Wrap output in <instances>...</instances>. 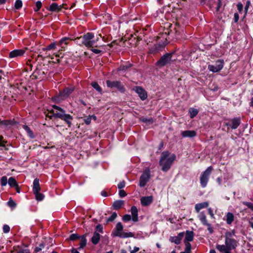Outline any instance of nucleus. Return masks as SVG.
<instances>
[{
  "mask_svg": "<svg viewBox=\"0 0 253 253\" xmlns=\"http://www.w3.org/2000/svg\"><path fill=\"white\" fill-rule=\"evenodd\" d=\"M231 122V128L232 129H236L240 124V121L239 119L235 118Z\"/></svg>",
  "mask_w": 253,
  "mask_h": 253,
  "instance_id": "obj_28",
  "label": "nucleus"
},
{
  "mask_svg": "<svg viewBox=\"0 0 253 253\" xmlns=\"http://www.w3.org/2000/svg\"><path fill=\"white\" fill-rule=\"evenodd\" d=\"M185 245V249L184 252H182V253H191V244L189 242H184Z\"/></svg>",
  "mask_w": 253,
  "mask_h": 253,
  "instance_id": "obj_32",
  "label": "nucleus"
},
{
  "mask_svg": "<svg viewBox=\"0 0 253 253\" xmlns=\"http://www.w3.org/2000/svg\"><path fill=\"white\" fill-rule=\"evenodd\" d=\"M22 6V2L21 0H16L15 2V8L17 9H20Z\"/></svg>",
  "mask_w": 253,
  "mask_h": 253,
  "instance_id": "obj_39",
  "label": "nucleus"
},
{
  "mask_svg": "<svg viewBox=\"0 0 253 253\" xmlns=\"http://www.w3.org/2000/svg\"><path fill=\"white\" fill-rule=\"evenodd\" d=\"M36 8L35 9V11H38L42 6V3L41 1H37L36 3Z\"/></svg>",
  "mask_w": 253,
  "mask_h": 253,
  "instance_id": "obj_44",
  "label": "nucleus"
},
{
  "mask_svg": "<svg viewBox=\"0 0 253 253\" xmlns=\"http://www.w3.org/2000/svg\"><path fill=\"white\" fill-rule=\"evenodd\" d=\"M237 9H238V10L239 11V12L241 13L243 10V5L242 3H241L240 2L238 3L237 5Z\"/></svg>",
  "mask_w": 253,
  "mask_h": 253,
  "instance_id": "obj_53",
  "label": "nucleus"
},
{
  "mask_svg": "<svg viewBox=\"0 0 253 253\" xmlns=\"http://www.w3.org/2000/svg\"><path fill=\"white\" fill-rule=\"evenodd\" d=\"M239 15L238 13H235L234 15V21L235 22H237L238 20H239Z\"/></svg>",
  "mask_w": 253,
  "mask_h": 253,
  "instance_id": "obj_59",
  "label": "nucleus"
},
{
  "mask_svg": "<svg viewBox=\"0 0 253 253\" xmlns=\"http://www.w3.org/2000/svg\"><path fill=\"white\" fill-rule=\"evenodd\" d=\"M107 86L110 88H116L119 91L122 92H124L125 90L124 87L122 84L121 82L119 81H106Z\"/></svg>",
  "mask_w": 253,
  "mask_h": 253,
  "instance_id": "obj_8",
  "label": "nucleus"
},
{
  "mask_svg": "<svg viewBox=\"0 0 253 253\" xmlns=\"http://www.w3.org/2000/svg\"><path fill=\"white\" fill-rule=\"evenodd\" d=\"M44 247V245L42 243H41L39 245V246L37 247H36V248L35 249V251L36 252H39L40 251H41L42 249H43Z\"/></svg>",
  "mask_w": 253,
  "mask_h": 253,
  "instance_id": "obj_49",
  "label": "nucleus"
},
{
  "mask_svg": "<svg viewBox=\"0 0 253 253\" xmlns=\"http://www.w3.org/2000/svg\"><path fill=\"white\" fill-rule=\"evenodd\" d=\"M176 158L174 154L169 155L168 151H164L161 154L159 164L162 166V170L167 171Z\"/></svg>",
  "mask_w": 253,
  "mask_h": 253,
  "instance_id": "obj_2",
  "label": "nucleus"
},
{
  "mask_svg": "<svg viewBox=\"0 0 253 253\" xmlns=\"http://www.w3.org/2000/svg\"><path fill=\"white\" fill-rule=\"evenodd\" d=\"M123 226L120 222H118L115 228L113 230L112 233V235L113 237H119L122 238H126L128 237H131L133 236V234L131 232H125L123 231Z\"/></svg>",
  "mask_w": 253,
  "mask_h": 253,
  "instance_id": "obj_3",
  "label": "nucleus"
},
{
  "mask_svg": "<svg viewBox=\"0 0 253 253\" xmlns=\"http://www.w3.org/2000/svg\"><path fill=\"white\" fill-rule=\"evenodd\" d=\"M94 37V35L92 33H87L82 36V38L81 39L83 41L82 43H83V45L86 47H89V42Z\"/></svg>",
  "mask_w": 253,
  "mask_h": 253,
  "instance_id": "obj_10",
  "label": "nucleus"
},
{
  "mask_svg": "<svg viewBox=\"0 0 253 253\" xmlns=\"http://www.w3.org/2000/svg\"><path fill=\"white\" fill-rule=\"evenodd\" d=\"M120 197H124L126 195V192L124 190H120L119 193Z\"/></svg>",
  "mask_w": 253,
  "mask_h": 253,
  "instance_id": "obj_55",
  "label": "nucleus"
},
{
  "mask_svg": "<svg viewBox=\"0 0 253 253\" xmlns=\"http://www.w3.org/2000/svg\"><path fill=\"white\" fill-rule=\"evenodd\" d=\"M208 212L211 217L213 216V213L212 211L211 208H209L208 209Z\"/></svg>",
  "mask_w": 253,
  "mask_h": 253,
  "instance_id": "obj_62",
  "label": "nucleus"
},
{
  "mask_svg": "<svg viewBox=\"0 0 253 253\" xmlns=\"http://www.w3.org/2000/svg\"><path fill=\"white\" fill-rule=\"evenodd\" d=\"M7 205L12 209H14L16 206V203L12 200L11 198L9 199L8 202L7 203Z\"/></svg>",
  "mask_w": 253,
  "mask_h": 253,
  "instance_id": "obj_34",
  "label": "nucleus"
},
{
  "mask_svg": "<svg viewBox=\"0 0 253 253\" xmlns=\"http://www.w3.org/2000/svg\"><path fill=\"white\" fill-rule=\"evenodd\" d=\"M227 221H233L234 220V215L231 212H228L226 214Z\"/></svg>",
  "mask_w": 253,
  "mask_h": 253,
  "instance_id": "obj_37",
  "label": "nucleus"
},
{
  "mask_svg": "<svg viewBox=\"0 0 253 253\" xmlns=\"http://www.w3.org/2000/svg\"><path fill=\"white\" fill-rule=\"evenodd\" d=\"M208 206L209 203L208 202H205L197 204L195 205V209L196 211L197 212H199L201 209L207 208Z\"/></svg>",
  "mask_w": 253,
  "mask_h": 253,
  "instance_id": "obj_20",
  "label": "nucleus"
},
{
  "mask_svg": "<svg viewBox=\"0 0 253 253\" xmlns=\"http://www.w3.org/2000/svg\"><path fill=\"white\" fill-rule=\"evenodd\" d=\"M7 179L5 176H2L0 179V184L2 186H4L7 184Z\"/></svg>",
  "mask_w": 253,
  "mask_h": 253,
  "instance_id": "obj_40",
  "label": "nucleus"
},
{
  "mask_svg": "<svg viewBox=\"0 0 253 253\" xmlns=\"http://www.w3.org/2000/svg\"><path fill=\"white\" fill-rule=\"evenodd\" d=\"M251 5V1L250 0H247L246 1L245 6V11L246 14L248 12V9Z\"/></svg>",
  "mask_w": 253,
  "mask_h": 253,
  "instance_id": "obj_48",
  "label": "nucleus"
},
{
  "mask_svg": "<svg viewBox=\"0 0 253 253\" xmlns=\"http://www.w3.org/2000/svg\"><path fill=\"white\" fill-rule=\"evenodd\" d=\"M235 235L234 230L231 231L226 232L225 233V245H218L216 249L220 252H223L226 250H232L235 249L238 245V242L233 238V236Z\"/></svg>",
  "mask_w": 253,
  "mask_h": 253,
  "instance_id": "obj_1",
  "label": "nucleus"
},
{
  "mask_svg": "<svg viewBox=\"0 0 253 253\" xmlns=\"http://www.w3.org/2000/svg\"><path fill=\"white\" fill-rule=\"evenodd\" d=\"M53 109L50 111L53 117L57 118H59L65 113V111L62 109L61 107L56 105H53Z\"/></svg>",
  "mask_w": 253,
  "mask_h": 253,
  "instance_id": "obj_9",
  "label": "nucleus"
},
{
  "mask_svg": "<svg viewBox=\"0 0 253 253\" xmlns=\"http://www.w3.org/2000/svg\"><path fill=\"white\" fill-rule=\"evenodd\" d=\"M72 40V39L69 38L64 37L59 42L58 44L61 47L62 50L64 49L66 46V45L68 44L69 41Z\"/></svg>",
  "mask_w": 253,
  "mask_h": 253,
  "instance_id": "obj_18",
  "label": "nucleus"
},
{
  "mask_svg": "<svg viewBox=\"0 0 253 253\" xmlns=\"http://www.w3.org/2000/svg\"><path fill=\"white\" fill-rule=\"evenodd\" d=\"M100 239V235L99 233L95 231L91 238V242L94 245H96L98 243Z\"/></svg>",
  "mask_w": 253,
  "mask_h": 253,
  "instance_id": "obj_25",
  "label": "nucleus"
},
{
  "mask_svg": "<svg viewBox=\"0 0 253 253\" xmlns=\"http://www.w3.org/2000/svg\"><path fill=\"white\" fill-rule=\"evenodd\" d=\"M193 237L194 233L193 231H186L184 242H189L192 241L193 240Z\"/></svg>",
  "mask_w": 253,
  "mask_h": 253,
  "instance_id": "obj_23",
  "label": "nucleus"
},
{
  "mask_svg": "<svg viewBox=\"0 0 253 253\" xmlns=\"http://www.w3.org/2000/svg\"><path fill=\"white\" fill-rule=\"evenodd\" d=\"M96 231H98L100 233H103V227L101 225L98 224L96 227Z\"/></svg>",
  "mask_w": 253,
  "mask_h": 253,
  "instance_id": "obj_54",
  "label": "nucleus"
},
{
  "mask_svg": "<svg viewBox=\"0 0 253 253\" xmlns=\"http://www.w3.org/2000/svg\"><path fill=\"white\" fill-rule=\"evenodd\" d=\"M55 47H56V43L55 42H52L51 44H50L49 45L46 46V47L45 48V50H49L51 49H55Z\"/></svg>",
  "mask_w": 253,
  "mask_h": 253,
  "instance_id": "obj_43",
  "label": "nucleus"
},
{
  "mask_svg": "<svg viewBox=\"0 0 253 253\" xmlns=\"http://www.w3.org/2000/svg\"><path fill=\"white\" fill-rule=\"evenodd\" d=\"M224 61L223 60L219 59L215 62V64L209 65L208 69L212 72L215 73L220 71L223 67Z\"/></svg>",
  "mask_w": 253,
  "mask_h": 253,
  "instance_id": "obj_7",
  "label": "nucleus"
},
{
  "mask_svg": "<svg viewBox=\"0 0 253 253\" xmlns=\"http://www.w3.org/2000/svg\"><path fill=\"white\" fill-rule=\"evenodd\" d=\"M125 186V182L124 181H123L120 182L118 184V188H119L120 189L123 188Z\"/></svg>",
  "mask_w": 253,
  "mask_h": 253,
  "instance_id": "obj_56",
  "label": "nucleus"
},
{
  "mask_svg": "<svg viewBox=\"0 0 253 253\" xmlns=\"http://www.w3.org/2000/svg\"><path fill=\"white\" fill-rule=\"evenodd\" d=\"M123 219L125 221H129L131 219V216L129 215L126 214L124 216Z\"/></svg>",
  "mask_w": 253,
  "mask_h": 253,
  "instance_id": "obj_57",
  "label": "nucleus"
},
{
  "mask_svg": "<svg viewBox=\"0 0 253 253\" xmlns=\"http://www.w3.org/2000/svg\"><path fill=\"white\" fill-rule=\"evenodd\" d=\"M17 253H30V251L27 249H25L18 251Z\"/></svg>",
  "mask_w": 253,
  "mask_h": 253,
  "instance_id": "obj_58",
  "label": "nucleus"
},
{
  "mask_svg": "<svg viewBox=\"0 0 253 253\" xmlns=\"http://www.w3.org/2000/svg\"><path fill=\"white\" fill-rule=\"evenodd\" d=\"M86 244V239L85 236L81 237L79 249L83 248Z\"/></svg>",
  "mask_w": 253,
  "mask_h": 253,
  "instance_id": "obj_29",
  "label": "nucleus"
},
{
  "mask_svg": "<svg viewBox=\"0 0 253 253\" xmlns=\"http://www.w3.org/2000/svg\"><path fill=\"white\" fill-rule=\"evenodd\" d=\"M216 181L218 182L219 185H221V184L222 179H221V178L220 177H218L216 179Z\"/></svg>",
  "mask_w": 253,
  "mask_h": 253,
  "instance_id": "obj_63",
  "label": "nucleus"
},
{
  "mask_svg": "<svg viewBox=\"0 0 253 253\" xmlns=\"http://www.w3.org/2000/svg\"><path fill=\"white\" fill-rule=\"evenodd\" d=\"M243 204L253 211V203L247 202H243Z\"/></svg>",
  "mask_w": 253,
  "mask_h": 253,
  "instance_id": "obj_45",
  "label": "nucleus"
},
{
  "mask_svg": "<svg viewBox=\"0 0 253 253\" xmlns=\"http://www.w3.org/2000/svg\"><path fill=\"white\" fill-rule=\"evenodd\" d=\"M142 122L145 123L152 124L153 122V119L152 118H142L141 119Z\"/></svg>",
  "mask_w": 253,
  "mask_h": 253,
  "instance_id": "obj_41",
  "label": "nucleus"
},
{
  "mask_svg": "<svg viewBox=\"0 0 253 253\" xmlns=\"http://www.w3.org/2000/svg\"><path fill=\"white\" fill-rule=\"evenodd\" d=\"M41 188L40 186L39 179L38 178H35L33 182V193H37L40 192Z\"/></svg>",
  "mask_w": 253,
  "mask_h": 253,
  "instance_id": "obj_19",
  "label": "nucleus"
},
{
  "mask_svg": "<svg viewBox=\"0 0 253 253\" xmlns=\"http://www.w3.org/2000/svg\"><path fill=\"white\" fill-rule=\"evenodd\" d=\"M9 231L10 227L7 224H4L3 226V232L4 233H7L9 232Z\"/></svg>",
  "mask_w": 253,
  "mask_h": 253,
  "instance_id": "obj_46",
  "label": "nucleus"
},
{
  "mask_svg": "<svg viewBox=\"0 0 253 253\" xmlns=\"http://www.w3.org/2000/svg\"><path fill=\"white\" fill-rule=\"evenodd\" d=\"M79 236L77 234H72L70 236V240L72 241H74L76 240L77 239L79 238Z\"/></svg>",
  "mask_w": 253,
  "mask_h": 253,
  "instance_id": "obj_50",
  "label": "nucleus"
},
{
  "mask_svg": "<svg viewBox=\"0 0 253 253\" xmlns=\"http://www.w3.org/2000/svg\"><path fill=\"white\" fill-rule=\"evenodd\" d=\"M25 50L24 49H15L9 53V58H12L17 57L21 56L25 53Z\"/></svg>",
  "mask_w": 253,
  "mask_h": 253,
  "instance_id": "obj_14",
  "label": "nucleus"
},
{
  "mask_svg": "<svg viewBox=\"0 0 253 253\" xmlns=\"http://www.w3.org/2000/svg\"><path fill=\"white\" fill-rule=\"evenodd\" d=\"M98 41L99 37H96L95 39H92V40H91L90 42H89V47L97 46L96 43Z\"/></svg>",
  "mask_w": 253,
  "mask_h": 253,
  "instance_id": "obj_36",
  "label": "nucleus"
},
{
  "mask_svg": "<svg viewBox=\"0 0 253 253\" xmlns=\"http://www.w3.org/2000/svg\"><path fill=\"white\" fill-rule=\"evenodd\" d=\"M226 3V0H218L217 5L216 7V11H219L222 7H224Z\"/></svg>",
  "mask_w": 253,
  "mask_h": 253,
  "instance_id": "obj_27",
  "label": "nucleus"
},
{
  "mask_svg": "<svg viewBox=\"0 0 253 253\" xmlns=\"http://www.w3.org/2000/svg\"><path fill=\"white\" fill-rule=\"evenodd\" d=\"M139 250V248L138 247H135L133 249L130 251V253H135Z\"/></svg>",
  "mask_w": 253,
  "mask_h": 253,
  "instance_id": "obj_60",
  "label": "nucleus"
},
{
  "mask_svg": "<svg viewBox=\"0 0 253 253\" xmlns=\"http://www.w3.org/2000/svg\"><path fill=\"white\" fill-rule=\"evenodd\" d=\"M23 128L27 131V132L30 137H33V134L32 131L31 130L29 127H28L27 126H24Z\"/></svg>",
  "mask_w": 253,
  "mask_h": 253,
  "instance_id": "obj_38",
  "label": "nucleus"
},
{
  "mask_svg": "<svg viewBox=\"0 0 253 253\" xmlns=\"http://www.w3.org/2000/svg\"><path fill=\"white\" fill-rule=\"evenodd\" d=\"M172 53H166L157 62L156 65L160 68L169 64L171 61Z\"/></svg>",
  "mask_w": 253,
  "mask_h": 253,
  "instance_id": "obj_5",
  "label": "nucleus"
},
{
  "mask_svg": "<svg viewBox=\"0 0 253 253\" xmlns=\"http://www.w3.org/2000/svg\"><path fill=\"white\" fill-rule=\"evenodd\" d=\"M60 119L64 121L67 125L68 127H70L72 125V121L73 120V117L70 114H66L65 112L62 116H60Z\"/></svg>",
  "mask_w": 253,
  "mask_h": 253,
  "instance_id": "obj_13",
  "label": "nucleus"
},
{
  "mask_svg": "<svg viewBox=\"0 0 253 253\" xmlns=\"http://www.w3.org/2000/svg\"><path fill=\"white\" fill-rule=\"evenodd\" d=\"M14 187L15 188V189H16V192H17V193H20V188H19V186H18V184H17L15 187Z\"/></svg>",
  "mask_w": 253,
  "mask_h": 253,
  "instance_id": "obj_64",
  "label": "nucleus"
},
{
  "mask_svg": "<svg viewBox=\"0 0 253 253\" xmlns=\"http://www.w3.org/2000/svg\"><path fill=\"white\" fill-rule=\"evenodd\" d=\"M184 235V232H180L176 236L170 237L169 238V241L171 242L174 243L176 244H180L181 239L183 237Z\"/></svg>",
  "mask_w": 253,
  "mask_h": 253,
  "instance_id": "obj_16",
  "label": "nucleus"
},
{
  "mask_svg": "<svg viewBox=\"0 0 253 253\" xmlns=\"http://www.w3.org/2000/svg\"><path fill=\"white\" fill-rule=\"evenodd\" d=\"M199 217L201 221H205L206 219V215L203 213H200L199 215Z\"/></svg>",
  "mask_w": 253,
  "mask_h": 253,
  "instance_id": "obj_51",
  "label": "nucleus"
},
{
  "mask_svg": "<svg viewBox=\"0 0 253 253\" xmlns=\"http://www.w3.org/2000/svg\"><path fill=\"white\" fill-rule=\"evenodd\" d=\"M74 90L73 87L66 88L57 97L59 101L64 100Z\"/></svg>",
  "mask_w": 253,
  "mask_h": 253,
  "instance_id": "obj_11",
  "label": "nucleus"
},
{
  "mask_svg": "<svg viewBox=\"0 0 253 253\" xmlns=\"http://www.w3.org/2000/svg\"><path fill=\"white\" fill-rule=\"evenodd\" d=\"M117 217L116 212H113L111 215L108 218L107 221H113Z\"/></svg>",
  "mask_w": 253,
  "mask_h": 253,
  "instance_id": "obj_42",
  "label": "nucleus"
},
{
  "mask_svg": "<svg viewBox=\"0 0 253 253\" xmlns=\"http://www.w3.org/2000/svg\"><path fill=\"white\" fill-rule=\"evenodd\" d=\"M91 85L92 87L95 89L97 91H98L99 92H101L102 89L100 86L99 85V84L95 82L92 83Z\"/></svg>",
  "mask_w": 253,
  "mask_h": 253,
  "instance_id": "obj_35",
  "label": "nucleus"
},
{
  "mask_svg": "<svg viewBox=\"0 0 253 253\" xmlns=\"http://www.w3.org/2000/svg\"><path fill=\"white\" fill-rule=\"evenodd\" d=\"M62 8L61 5H58L56 3H52L47 9L50 11H59Z\"/></svg>",
  "mask_w": 253,
  "mask_h": 253,
  "instance_id": "obj_21",
  "label": "nucleus"
},
{
  "mask_svg": "<svg viewBox=\"0 0 253 253\" xmlns=\"http://www.w3.org/2000/svg\"><path fill=\"white\" fill-rule=\"evenodd\" d=\"M153 200V197L152 196L142 197L140 199V202L142 206H147L152 203Z\"/></svg>",
  "mask_w": 253,
  "mask_h": 253,
  "instance_id": "obj_15",
  "label": "nucleus"
},
{
  "mask_svg": "<svg viewBox=\"0 0 253 253\" xmlns=\"http://www.w3.org/2000/svg\"><path fill=\"white\" fill-rule=\"evenodd\" d=\"M189 112L190 114V118H193L195 117L198 113V110L196 109H194L193 108H191L189 109Z\"/></svg>",
  "mask_w": 253,
  "mask_h": 253,
  "instance_id": "obj_31",
  "label": "nucleus"
},
{
  "mask_svg": "<svg viewBox=\"0 0 253 253\" xmlns=\"http://www.w3.org/2000/svg\"><path fill=\"white\" fill-rule=\"evenodd\" d=\"M213 169L211 166L209 167L204 171H203L200 178V183L202 187L205 188L207 186L209 181L210 175Z\"/></svg>",
  "mask_w": 253,
  "mask_h": 253,
  "instance_id": "obj_4",
  "label": "nucleus"
},
{
  "mask_svg": "<svg viewBox=\"0 0 253 253\" xmlns=\"http://www.w3.org/2000/svg\"><path fill=\"white\" fill-rule=\"evenodd\" d=\"M150 178V173L149 169L145 170L140 177L139 185L141 187H144L148 182Z\"/></svg>",
  "mask_w": 253,
  "mask_h": 253,
  "instance_id": "obj_6",
  "label": "nucleus"
},
{
  "mask_svg": "<svg viewBox=\"0 0 253 253\" xmlns=\"http://www.w3.org/2000/svg\"><path fill=\"white\" fill-rule=\"evenodd\" d=\"M81 38H82V37H78L75 40L76 43L80 45H83V43H82L83 41L81 39Z\"/></svg>",
  "mask_w": 253,
  "mask_h": 253,
  "instance_id": "obj_47",
  "label": "nucleus"
},
{
  "mask_svg": "<svg viewBox=\"0 0 253 253\" xmlns=\"http://www.w3.org/2000/svg\"><path fill=\"white\" fill-rule=\"evenodd\" d=\"M138 211L135 206H132L131 208V213L132 214V218L133 221H137L138 220L137 217Z\"/></svg>",
  "mask_w": 253,
  "mask_h": 253,
  "instance_id": "obj_24",
  "label": "nucleus"
},
{
  "mask_svg": "<svg viewBox=\"0 0 253 253\" xmlns=\"http://www.w3.org/2000/svg\"><path fill=\"white\" fill-rule=\"evenodd\" d=\"M84 121L86 125H88L91 123V117H90V116H89L87 118H84Z\"/></svg>",
  "mask_w": 253,
  "mask_h": 253,
  "instance_id": "obj_52",
  "label": "nucleus"
},
{
  "mask_svg": "<svg viewBox=\"0 0 253 253\" xmlns=\"http://www.w3.org/2000/svg\"><path fill=\"white\" fill-rule=\"evenodd\" d=\"M135 91L138 94L142 100H145L147 98V92L141 87H135Z\"/></svg>",
  "mask_w": 253,
  "mask_h": 253,
  "instance_id": "obj_12",
  "label": "nucleus"
},
{
  "mask_svg": "<svg viewBox=\"0 0 253 253\" xmlns=\"http://www.w3.org/2000/svg\"><path fill=\"white\" fill-rule=\"evenodd\" d=\"M11 122L8 120L0 121V127L5 128L11 125Z\"/></svg>",
  "mask_w": 253,
  "mask_h": 253,
  "instance_id": "obj_26",
  "label": "nucleus"
},
{
  "mask_svg": "<svg viewBox=\"0 0 253 253\" xmlns=\"http://www.w3.org/2000/svg\"><path fill=\"white\" fill-rule=\"evenodd\" d=\"M34 194L35 195L36 199L38 201H42L44 198V195L40 193V192H38L37 193H35Z\"/></svg>",
  "mask_w": 253,
  "mask_h": 253,
  "instance_id": "obj_33",
  "label": "nucleus"
},
{
  "mask_svg": "<svg viewBox=\"0 0 253 253\" xmlns=\"http://www.w3.org/2000/svg\"><path fill=\"white\" fill-rule=\"evenodd\" d=\"M124 204L125 202L123 200H117L113 203L112 206L115 210H118L121 208Z\"/></svg>",
  "mask_w": 253,
  "mask_h": 253,
  "instance_id": "obj_22",
  "label": "nucleus"
},
{
  "mask_svg": "<svg viewBox=\"0 0 253 253\" xmlns=\"http://www.w3.org/2000/svg\"><path fill=\"white\" fill-rule=\"evenodd\" d=\"M8 184L12 187H14L17 185V183L13 177H10L8 179Z\"/></svg>",
  "mask_w": 253,
  "mask_h": 253,
  "instance_id": "obj_30",
  "label": "nucleus"
},
{
  "mask_svg": "<svg viewBox=\"0 0 253 253\" xmlns=\"http://www.w3.org/2000/svg\"><path fill=\"white\" fill-rule=\"evenodd\" d=\"M91 51L96 54H98V53H100L101 51L100 50H99L97 49H95V48H92Z\"/></svg>",
  "mask_w": 253,
  "mask_h": 253,
  "instance_id": "obj_61",
  "label": "nucleus"
},
{
  "mask_svg": "<svg viewBox=\"0 0 253 253\" xmlns=\"http://www.w3.org/2000/svg\"><path fill=\"white\" fill-rule=\"evenodd\" d=\"M183 137L192 138L196 136L197 132L195 130H184L181 132Z\"/></svg>",
  "mask_w": 253,
  "mask_h": 253,
  "instance_id": "obj_17",
  "label": "nucleus"
}]
</instances>
